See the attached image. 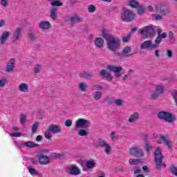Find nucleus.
Instances as JSON below:
<instances>
[{"label": "nucleus", "mask_w": 177, "mask_h": 177, "mask_svg": "<svg viewBox=\"0 0 177 177\" xmlns=\"http://www.w3.org/2000/svg\"><path fill=\"white\" fill-rule=\"evenodd\" d=\"M167 32H163V33H162V34L160 35V39L156 38V39H155L156 44H157L158 45L160 46V44H161V41H162V39H165V38H167Z\"/></svg>", "instance_id": "obj_35"}, {"label": "nucleus", "mask_w": 177, "mask_h": 177, "mask_svg": "<svg viewBox=\"0 0 177 177\" xmlns=\"http://www.w3.org/2000/svg\"><path fill=\"white\" fill-rule=\"evenodd\" d=\"M100 75L101 77H104L106 80V81H109V82H111L113 81V77L111 76V73L110 72L106 71V70L102 69L101 70Z\"/></svg>", "instance_id": "obj_19"}, {"label": "nucleus", "mask_w": 177, "mask_h": 177, "mask_svg": "<svg viewBox=\"0 0 177 177\" xmlns=\"http://www.w3.org/2000/svg\"><path fill=\"white\" fill-rule=\"evenodd\" d=\"M95 147H102V149H105V153L106 154H110L111 153V146L107 143L102 138H99L95 143Z\"/></svg>", "instance_id": "obj_4"}, {"label": "nucleus", "mask_w": 177, "mask_h": 177, "mask_svg": "<svg viewBox=\"0 0 177 177\" xmlns=\"http://www.w3.org/2000/svg\"><path fill=\"white\" fill-rule=\"evenodd\" d=\"M103 86L99 84H92L91 85V91H102Z\"/></svg>", "instance_id": "obj_41"}, {"label": "nucleus", "mask_w": 177, "mask_h": 177, "mask_svg": "<svg viewBox=\"0 0 177 177\" xmlns=\"http://www.w3.org/2000/svg\"><path fill=\"white\" fill-rule=\"evenodd\" d=\"M41 70H42V68L40 64H37L35 66V68H34L35 74L39 73Z\"/></svg>", "instance_id": "obj_48"}, {"label": "nucleus", "mask_w": 177, "mask_h": 177, "mask_svg": "<svg viewBox=\"0 0 177 177\" xmlns=\"http://www.w3.org/2000/svg\"><path fill=\"white\" fill-rule=\"evenodd\" d=\"M28 38L30 41H35V39H37V36H35L34 33L30 32L28 33Z\"/></svg>", "instance_id": "obj_52"}, {"label": "nucleus", "mask_w": 177, "mask_h": 177, "mask_svg": "<svg viewBox=\"0 0 177 177\" xmlns=\"http://www.w3.org/2000/svg\"><path fill=\"white\" fill-rule=\"evenodd\" d=\"M21 38V28L19 27L17 28L12 34L13 42H16V41H19Z\"/></svg>", "instance_id": "obj_17"}, {"label": "nucleus", "mask_w": 177, "mask_h": 177, "mask_svg": "<svg viewBox=\"0 0 177 177\" xmlns=\"http://www.w3.org/2000/svg\"><path fill=\"white\" fill-rule=\"evenodd\" d=\"M14 144L15 145V146H17L19 149H24L25 147V142L21 143L19 141H14Z\"/></svg>", "instance_id": "obj_50"}, {"label": "nucleus", "mask_w": 177, "mask_h": 177, "mask_svg": "<svg viewBox=\"0 0 177 177\" xmlns=\"http://www.w3.org/2000/svg\"><path fill=\"white\" fill-rule=\"evenodd\" d=\"M50 131L47 129V130L44 132V137L46 139L48 140H52V134H50Z\"/></svg>", "instance_id": "obj_43"}, {"label": "nucleus", "mask_w": 177, "mask_h": 177, "mask_svg": "<svg viewBox=\"0 0 177 177\" xmlns=\"http://www.w3.org/2000/svg\"><path fill=\"white\" fill-rule=\"evenodd\" d=\"M156 12L160 13L162 16H167V15L171 13V10L164 4H159L156 7Z\"/></svg>", "instance_id": "obj_8"}, {"label": "nucleus", "mask_w": 177, "mask_h": 177, "mask_svg": "<svg viewBox=\"0 0 177 177\" xmlns=\"http://www.w3.org/2000/svg\"><path fill=\"white\" fill-rule=\"evenodd\" d=\"M167 53L168 57H169L170 59L171 57H172V56H174V54L172 53V50H167Z\"/></svg>", "instance_id": "obj_58"}, {"label": "nucleus", "mask_w": 177, "mask_h": 177, "mask_svg": "<svg viewBox=\"0 0 177 177\" xmlns=\"http://www.w3.org/2000/svg\"><path fill=\"white\" fill-rule=\"evenodd\" d=\"M129 39H131V33H129L127 37L122 38L123 42H129Z\"/></svg>", "instance_id": "obj_55"}, {"label": "nucleus", "mask_w": 177, "mask_h": 177, "mask_svg": "<svg viewBox=\"0 0 177 177\" xmlns=\"http://www.w3.org/2000/svg\"><path fill=\"white\" fill-rule=\"evenodd\" d=\"M38 127H39V124L38 122H35L32 126V133H34L37 132V130L38 129Z\"/></svg>", "instance_id": "obj_47"}, {"label": "nucleus", "mask_w": 177, "mask_h": 177, "mask_svg": "<svg viewBox=\"0 0 177 177\" xmlns=\"http://www.w3.org/2000/svg\"><path fill=\"white\" fill-rule=\"evenodd\" d=\"M122 21H132L135 19V14L131 10H124L121 16Z\"/></svg>", "instance_id": "obj_7"}, {"label": "nucleus", "mask_w": 177, "mask_h": 177, "mask_svg": "<svg viewBox=\"0 0 177 177\" xmlns=\"http://www.w3.org/2000/svg\"><path fill=\"white\" fill-rule=\"evenodd\" d=\"M9 37H10V32H9V31L3 32V33L0 36V44L1 45H5V44H6V41H8Z\"/></svg>", "instance_id": "obj_15"}, {"label": "nucleus", "mask_w": 177, "mask_h": 177, "mask_svg": "<svg viewBox=\"0 0 177 177\" xmlns=\"http://www.w3.org/2000/svg\"><path fill=\"white\" fill-rule=\"evenodd\" d=\"M144 149L145 151H147V153H150V150H153V149H154V147L149 144V135H144Z\"/></svg>", "instance_id": "obj_14"}, {"label": "nucleus", "mask_w": 177, "mask_h": 177, "mask_svg": "<svg viewBox=\"0 0 177 177\" xmlns=\"http://www.w3.org/2000/svg\"><path fill=\"white\" fill-rule=\"evenodd\" d=\"M25 147H28V149H34V147H39V145L32 141H27L25 142Z\"/></svg>", "instance_id": "obj_28"}, {"label": "nucleus", "mask_w": 177, "mask_h": 177, "mask_svg": "<svg viewBox=\"0 0 177 177\" xmlns=\"http://www.w3.org/2000/svg\"><path fill=\"white\" fill-rule=\"evenodd\" d=\"M28 169L31 175H39V174L37 169L32 167V166H28Z\"/></svg>", "instance_id": "obj_40"}, {"label": "nucleus", "mask_w": 177, "mask_h": 177, "mask_svg": "<svg viewBox=\"0 0 177 177\" xmlns=\"http://www.w3.org/2000/svg\"><path fill=\"white\" fill-rule=\"evenodd\" d=\"M6 26V21L5 20L0 21V27H5Z\"/></svg>", "instance_id": "obj_61"}, {"label": "nucleus", "mask_w": 177, "mask_h": 177, "mask_svg": "<svg viewBox=\"0 0 177 177\" xmlns=\"http://www.w3.org/2000/svg\"><path fill=\"white\" fill-rule=\"evenodd\" d=\"M65 127H70L71 125H73V120L68 119L66 120L64 122Z\"/></svg>", "instance_id": "obj_53"}, {"label": "nucleus", "mask_w": 177, "mask_h": 177, "mask_svg": "<svg viewBox=\"0 0 177 177\" xmlns=\"http://www.w3.org/2000/svg\"><path fill=\"white\" fill-rule=\"evenodd\" d=\"M50 17L53 20H55V19H57V8H56V7H53L51 8V10L50 12Z\"/></svg>", "instance_id": "obj_26"}, {"label": "nucleus", "mask_w": 177, "mask_h": 177, "mask_svg": "<svg viewBox=\"0 0 177 177\" xmlns=\"http://www.w3.org/2000/svg\"><path fill=\"white\" fill-rule=\"evenodd\" d=\"M102 34L103 38L106 41L108 49L115 53L121 46V40L112 35L111 33H107L104 29L102 30Z\"/></svg>", "instance_id": "obj_1"}, {"label": "nucleus", "mask_w": 177, "mask_h": 177, "mask_svg": "<svg viewBox=\"0 0 177 177\" xmlns=\"http://www.w3.org/2000/svg\"><path fill=\"white\" fill-rule=\"evenodd\" d=\"M141 35L143 38H147V37H151L154 35V28L150 26H145L140 31Z\"/></svg>", "instance_id": "obj_9"}, {"label": "nucleus", "mask_w": 177, "mask_h": 177, "mask_svg": "<svg viewBox=\"0 0 177 177\" xmlns=\"http://www.w3.org/2000/svg\"><path fill=\"white\" fill-rule=\"evenodd\" d=\"M139 120V113L138 112H135L131 114L129 118V122H136Z\"/></svg>", "instance_id": "obj_27"}, {"label": "nucleus", "mask_w": 177, "mask_h": 177, "mask_svg": "<svg viewBox=\"0 0 177 177\" xmlns=\"http://www.w3.org/2000/svg\"><path fill=\"white\" fill-rule=\"evenodd\" d=\"M37 157L40 165H48L50 162V159H49L48 156L42 153H38Z\"/></svg>", "instance_id": "obj_11"}, {"label": "nucleus", "mask_w": 177, "mask_h": 177, "mask_svg": "<svg viewBox=\"0 0 177 177\" xmlns=\"http://www.w3.org/2000/svg\"><path fill=\"white\" fill-rule=\"evenodd\" d=\"M68 174H70V175H74L75 176H77V175H80L81 174V170H80V168L75 166H72L69 169Z\"/></svg>", "instance_id": "obj_21"}, {"label": "nucleus", "mask_w": 177, "mask_h": 177, "mask_svg": "<svg viewBox=\"0 0 177 177\" xmlns=\"http://www.w3.org/2000/svg\"><path fill=\"white\" fill-rule=\"evenodd\" d=\"M169 171L170 174H172V175H175V176H177V167L175 165H171L169 168Z\"/></svg>", "instance_id": "obj_37"}, {"label": "nucleus", "mask_w": 177, "mask_h": 177, "mask_svg": "<svg viewBox=\"0 0 177 177\" xmlns=\"http://www.w3.org/2000/svg\"><path fill=\"white\" fill-rule=\"evenodd\" d=\"M115 131H113L111 132V135H110V137H111V140H115Z\"/></svg>", "instance_id": "obj_59"}, {"label": "nucleus", "mask_w": 177, "mask_h": 177, "mask_svg": "<svg viewBox=\"0 0 177 177\" xmlns=\"http://www.w3.org/2000/svg\"><path fill=\"white\" fill-rule=\"evenodd\" d=\"M30 162H32V164H33L34 165H37V164H38V161H37V159L34 158L30 159Z\"/></svg>", "instance_id": "obj_60"}, {"label": "nucleus", "mask_w": 177, "mask_h": 177, "mask_svg": "<svg viewBox=\"0 0 177 177\" xmlns=\"http://www.w3.org/2000/svg\"><path fill=\"white\" fill-rule=\"evenodd\" d=\"M50 156L52 158H55L56 160H62V158H64V155L62 153H53Z\"/></svg>", "instance_id": "obj_33"}, {"label": "nucleus", "mask_w": 177, "mask_h": 177, "mask_svg": "<svg viewBox=\"0 0 177 177\" xmlns=\"http://www.w3.org/2000/svg\"><path fill=\"white\" fill-rule=\"evenodd\" d=\"M77 0H69V3L73 6V5H75L77 3Z\"/></svg>", "instance_id": "obj_63"}, {"label": "nucleus", "mask_w": 177, "mask_h": 177, "mask_svg": "<svg viewBox=\"0 0 177 177\" xmlns=\"http://www.w3.org/2000/svg\"><path fill=\"white\" fill-rule=\"evenodd\" d=\"M15 62H16V60L15 59V58H11L8 61L7 66H6V73H10V72L13 71V70H15Z\"/></svg>", "instance_id": "obj_18"}, {"label": "nucleus", "mask_w": 177, "mask_h": 177, "mask_svg": "<svg viewBox=\"0 0 177 177\" xmlns=\"http://www.w3.org/2000/svg\"><path fill=\"white\" fill-rule=\"evenodd\" d=\"M137 13L140 16H142V15H145V13H146V7L143 5H140L137 8Z\"/></svg>", "instance_id": "obj_29"}, {"label": "nucleus", "mask_w": 177, "mask_h": 177, "mask_svg": "<svg viewBox=\"0 0 177 177\" xmlns=\"http://www.w3.org/2000/svg\"><path fill=\"white\" fill-rule=\"evenodd\" d=\"M80 77L81 78H85L86 80H91V78H92V77H93V75H92L89 72L84 71L82 73H80Z\"/></svg>", "instance_id": "obj_31"}, {"label": "nucleus", "mask_w": 177, "mask_h": 177, "mask_svg": "<svg viewBox=\"0 0 177 177\" xmlns=\"http://www.w3.org/2000/svg\"><path fill=\"white\" fill-rule=\"evenodd\" d=\"M0 3L3 6V8H9V3H8V0H0Z\"/></svg>", "instance_id": "obj_51"}, {"label": "nucleus", "mask_w": 177, "mask_h": 177, "mask_svg": "<svg viewBox=\"0 0 177 177\" xmlns=\"http://www.w3.org/2000/svg\"><path fill=\"white\" fill-rule=\"evenodd\" d=\"M79 89L82 92H85L88 89V85L84 82H81L79 84Z\"/></svg>", "instance_id": "obj_39"}, {"label": "nucleus", "mask_w": 177, "mask_h": 177, "mask_svg": "<svg viewBox=\"0 0 177 177\" xmlns=\"http://www.w3.org/2000/svg\"><path fill=\"white\" fill-rule=\"evenodd\" d=\"M96 167V162L95 160L90 159L86 162V167L87 169H93Z\"/></svg>", "instance_id": "obj_23"}, {"label": "nucleus", "mask_w": 177, "mask_h": 177, "mask_svg": "<svg viewBox=\"0 0 177 177\" xmlns=\"http://www.w3.org/2000/svg\"><path fill=\"white\" fill-rule=\"evenodd\" d=\"M51 5V6H63V3L60 0H47Z\"/></svg>", "instance_id": "obj_30"}, {"label": "nucleus", "mask_w": 177, "mask_h": 177, "mask_svg": "<svg viewBox=\"0 0 177 177\" xmlns=\"http://www.w3.org/2000/svg\"><path fill=\"white\" fill-rule=\"evenodd\" d=\"M83 19L81 17H79L78 15H74L73 17H71L69 18V21L71 23V24H77V23H82Z\"/></svg>", "instance_id": "obj_20"}, {"label": "nucleus", "mask_w": 177, "mask_h": 177, "mask_svg": "<svg viewBox=\"0 0 177 177\" xmlns=\"http://www.w3.org/2000/svg\"><path fill=\"white\" fill-rule=\"evenodd\" d=\"M19 91H21V92H28L29 91L28 85H27V84H26V83H21L19 86Z\"/></svg>", "instance_id": "obj_32"}, {"label": "nucleus", "mask_w": 177, "mask_h": 177, "mask_svg": "<svg viewBox=\"0 0 177 177\" xmlns=\"http://www.w3.org/2000/svg\"><path fill=\"white\" fill-rule=\"evenodd\" d=\"M76 127L77 128H84V129H88L91 127V122L88 120L80 118L76 121Z\"/></svg>", "instance_id": "obj_13"}, {"label": "nucleus", "mask_w": 177, "mask_h": 177, "mask_svg": "<svg viewBox=\"0 0 177 177\" xmlns=\"http://www.w3.org/2000/svg\"><path fill=\"white\" fill-rule=\"evenodd\" d=\"M39 27L41 30H49V28H52V25L49 21H41L39 24Z\"/></svg>", "instance_id": "obj_22"}, {"label": "nucleus", "mask_w": 177, "mask_h": 177, "mask_svg": "<svg viewBox=\"0 0 177 177\" xmlns=\"http://www.w3.org/2000/svg\"><path fill=\"white\" fill-rule=\"evenodd\" d=\"M107 70L111 71V73H114L115 77H121V71H122V66H115L114 65H109L107 66Z\"/></svg>", "instance_id": "obj_12"}, {"label": "nucleus", "mask_w": 177, "mask_h": 177, "mask_svg": "<svg viewBox=\"0 0 177 177\" xmlns=\"http://www.w3.org/2000/svg\"><path fill=\"white\" fill-rule=\"evenodd\" d=\"M5 83L6 81L3 80H0V86H1V88H3V86H5Z\"/></svg>", "instance_id": "obj_64"}, {"label": "nucleus", "mask_w": 177, "mask_h": 177, "mask_svg": "<svg viewBox=\"0 0 177 177\" xmlns=\"http://www.w3.org/2000/svg\"><path fill=\"white\" fill-rule=\"evenodd\" d=\"M131 47L125 46L122 50L121 55L123 56V57H128L129 56L128 54L131 53Z\"/></svg>", "instance_id": "obj_25"}, {"label": "nucleus", "mask_w": 177, "mask_h": 177, "mask_svg": "<svg viewBox=\"0 0 177 177\" xmlns=\"http://www.w3.org/2000/svg\"><path fill=\"white\" fill-rule=\"evenodd\" d=\"M160 140L164 142L165 146H167L168 149H171V141L167 139L165 136H160Z\"/></svg>", "instance_id": "obj_34"}, {"label": "nucleus", "mask_w": 177, "mask_h": 177, "mask_svg": "<svg viewBox=\"0 0 177 177\" xmlns=\"http://www.w3.org/2000/svg\"><path fill=\"white\" fill-rule=\"evenodd\" d=\"M88 11L89 12V13H95V12H96V6H95L94 5L88 6Z\"/></svg>", "instance_id": "obj_49"}, {"label": "nucleus", "mask_w": 177, "mask_h": 177, "mask_svg": "<svg viewBox=\"0 0 177 177\" xmlns=\"http://www.w3.org/2000/svg\"><path fill=\"white\" fill-rule=\"evenodd\" d=\"M48 129L52 133H60L62 132V127L57 124H52L48 126Z\"/></svg>", "instance_id": "obj_16"}, {"label": "nucleus", "mask_w": 177, "mask_h": 177, "mask_svg": "<svg viewBox=\"0 0 177 177\" xmlns=\"http://www.w3.org/2000/svg\"><path fill=\"white\" fill-rule=\"evenodd\" d=\"M169 39L171 42H175V38H174V32L172 31L169 32Z\"/></svg>", "instance_id": "obj_54"}, {"label": "nucleus", "mask_w": 177, "mask_h": 177, "mask_svg": "<svg viewBox=\"0 0 177 177\" xmlns=\"http://www.w3.org/2000/svg\"><path fill=\"white\" fill-rule=\"evenodd\" d=\"M164 91H165V86L164 84H158L156 87L155 91H153L151 95V99H153V100L158 99V97L164 93Z\"/></svg>", "instance_id": "obj_5"}, {"label": "nucleus", "mask_w": 177, "mask_h": 177, "mask_svg": "<svg viewBox=\"0 0 177 177\" xmlns=\"http://www.w3.org/2000/svg\"><path fill=\"white\" fill-rule=\"evenodd\" d=\"M130 165H138V164H140L142 162L139 159H132L131 158L129 161Z\"/></svg>", "instance_id": "obj_42"}, {"label": "nucleus", "mask_w": 177, "mask_h": 177, "mask_svg": "<svg viewBox=\"0 0 177 177\" xmlns=\"http://www.w3.org/2000/svg\"><path fill=\"white\" fill-rule=\"evenodd\" d=\"M130 155L136 158H142L145 157V152L143 149H140L139 147H134L129 149Z\"/></svg>", "instance_id": "obj_6"}, {"label": "nucleus", "mask_w": 177, "mask_h": 177, "mask_svg": "<svg viewBox=\"0 0 177 177\" xmlns=\"http://www.w3.org/2000/svg\"><path fill=\"white\" fill-rule=\"evenodd\" d=\"M155 19L158 20H162V15L157 14L156 15H154Z\"/></svg>", "instance_id": "obj_57"}, {"label": "nucleus", "mask_w": 177, "mask_h": 177, "mask_svg": "<svg viewBox=\"0 0 177 177\" xmlns=\"http://www.w3.org/2000/svg\"><path fill=\"white\" fill-rule=\"evenodd\" d=\"M157 32H158V36H157L156 38H158V39H160V35H161V32H162V30L158 29L157 30Z\"/></svg>", "instance_id": "obj_62"}, {"label": "nucleus", "mask_w": 177, "mask_h": 177, "mask_svg": "<svg viewBox=\"0 0 177 177\" xmlns=\"http://www.w3.org/2000/svg\"><path fill=\"white\" fill-rule=\"evenodd\" d=\"M102 95H103V93H102V91H96V92L93 94V99H95V100H99L100 99L102 98Z\"/></svg>", "instance_id": "obj_38"}, {"label": "nucleus", "mask_w": 177, "mask_h": 177, "mask_svg": "<svg viewBox=\"0 0 177 177\" xmlns=\"http://www.w3.org/2000/svg\"><path fill=\"white\" fill-rule=\"evenodd\" d=\"M157 117L159 120H162V121H165V122H169V124L176 121V116L169 112L164 111L158 112Z\"/></svg>", "instance_id": "obj_2"}, {"label": "nucleus", "mask_w": 177, "mask_h": 177, "mask_svg": "<svg viewBox=\"0 0 177 177\" xmlns=\"http://www.w3.org/2000/svg\"><path fill=\"white\" fill-rule=\"evenodd\" d=\"M94 44L97 48H102L103 44H104V39L102 37H97Z\"/></svg>", "instance_id": "obj_24"}, {"label": "nucleus", "mask_w": 177, "mask_h": 177, "mask_svg": "<svg viewBox=\"0 0 177 177\" xmlns=\"http://www.w3.org/2000/svg\"><path fill=\"white\" fill-rule=\"evenodd\" d=\"M20 122L22 125H24V124L27 121V116L24 114H21L20 118Z\"/></svg>", "instance_id": "obj_44"}, {"label": "nucleus", "mask_w": 177, "mask_h": 177, "mask_svg": "<svg viewBox=\"0 0 177 177\" xmlns=\"http://www.w3.org/2000/svg\"><path fill=\"white\" fill-rule=\"evenodd\" d=\"M129 5L131 6V8H133V9H136L140 4H139V2H138L136 0H130Z\"/></svg>", "instance_id": "obj_36"}, {"label": "nucleus", "mask_w": 177, "mask_h": 177, "mask_svg": "<svg viewBox=\"0 0 177 177\" xmlns=\"http://www.w3.org/2000/svg\"><path fill=\"white\" fill-rule=\"evenodd\" d=\"M114 104H115L116 106H119V107H121L124 106V101L121 99L115 100Z\"/></svg>", "instance_id": "obj_46"}, {"label": "nucleus", "mask_w": 177, "mask_h": 177, "mask_svg": "<svg viewBox=\"0 0 177 177\" xmlns=\"http://www.w3.org/2000/svg\"><path fill=\"white\" fill-rule=\"evenodd\" d=\"M21 136V133H14L11 134L12 138H20Z\"/></svg>", "instance_id": "obj_56"}, {"label": "nucleus", "mask_w": 177, "mask_h": 177, "mask_svg": "<svg viewBox=\"0 0 177 177\" xmlns=\"http://www.w3.org/2000/svg\"><path fill=\"white\" fill-rule=\"evenodd\" d=\"M77 134L79 135V136H88V133L85 129H80L77 132Z\"/></svg>", "instance_id": "obj_45"}, {"label": "nucleus", "mask_w": 177, "mask_h": 177, "mask_svg": "<svg viewBox=\"0 0 177 177\" xmlns=\"http://www.w3.org/2000/svg\"><path fill=\"white\" fill-rule=\"evenodd\" d=\"M160 46L157 43L155 42V44H153V41L151 40H147L144 41L140 45V49H150L152 50V49H157Z\"/></svg>", "instance_id": "obj_10"}, {"label": "nucleus", "mask_w": 177, "mask_h": 177, "mask_svg": "<svg viewBox=\"0 0 177 177\" xmlns=\"http://www.w3.org/2000/svg\"><path fill=\"white\" fill-rule=\"evenodd\" d=\"M154 156L156 169H160L162 167H165V163L162 162L164 156H162V152H161V149L160 148H157L155 150Z\"/></svg>", "instance_id": "obj_3"}]
</instances>
